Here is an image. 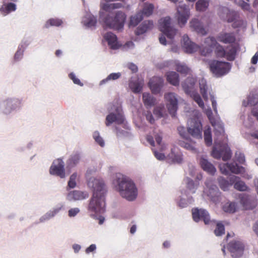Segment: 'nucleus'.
Returning a JSON list of instances; mask_svg holds the SVG:
<instances>
[{
  "label": "nucleus",
  "instance_id": "f257e3e1",
  "mask_svg": "<svg viewBox=\"0 0 258 258\" xmlns=\"http://www.w3.org/2000/svg\"><path fill=\"white\" fill-rule=\"evenodd\" d=\"M88 185L93 190V195L90 200L88 210L92 217L105 212V194L106 192L105 185L102 179L90 178Z\"/></svg>",
  "mask_w": 258,
  "mask_h": 258
},
{
  "label": "nucleus",
  "instance_id": "f03ea898",
  "mask_svg": "<svg viewBox=\"0 0 258 258\" xmlns=\"http://www.w3.org/2000/svg\"><path fill=\"white\" fill-rule=\"evenodd\" d=\"M114 183L120 196L128 201L134 200L137 196V189L134 183L128 177L117 174Z\"/></svg>",
  "mask_w": 258,
  "mask_h": 258
},
{
  "label": "nucleus",
  "instance_id": "7ed1b4c3",
  "mask_svg": "<svg viewBox=\"0 0 258 258\" xmlns=\"http://www.w3.org/2000/svg\"><path fill=\"white\" fill-rule=\"evenodd\" d=\"M126 17L124 12L118 11L116 12L113 16L107 15L103 18L102 21L107 27L119 30L123 28Z\"/></svg>",
  "mask_w": 258,
  "mask_h": 258
},
{
  "label": "nucleus",
  "instance_id": "20e7f679",
  "mask_svg": "<svg viewBox=\"0 0 258 258\" xmlns=\"http://www.w3.org/2000/svg\"><path fill=\"white\" fill-rule=\"evenodd\" d=\"M211 72L217 77L225 75L230 71L231 65L229 62L213 60L209 63Z\"/></svg>",
  "mask_w": 258,
  "mask_h": 258
},
{
  "label": "nucleus",
  "instance_id": "39448f33",
  "mask_svg": "<svg viewBox=\"0 0 258 258\" xmlns=\"http://www.w3.org/2000/svg\"><path fill=\"white\" fill-rule=\"evenodd\" d=\"M196 83L195 80L191 78H187L186 80L181 84L182 88L185 93L189 95L194 101L197 103L199 106L203 108L204 103L200 95L193 90L194 86Z\"/></svg>",
  "mask_w": 258,
  "mask_h": 258
},
{
  "label": "nucleus",
  "instance_id": "423d86ee",
  "mask_svg": "<svg viewBox=\"0 0 258 258\" xmlns=\"http://www.w3.org/2000/svg\"><path fill=\"white\" fill-rule=\"evenodd\" d=\"M171 19L169 17L161 19L159 21V29L168 38L172 40L175 35L177 30L170 26Z\"/></svg>",
  "mask_w": 258,
  "mask_h": 258
},
{
  "label": "nucleus",
  "instance_id": "0eeeda50",
  "mask_svg": "<svg viewBox=\"0 0 258 258\" xmlns=\"http://www.w3.org/2000/svg\"><path fill=\"white\" fill-rule=\"evenodd\" d=\"M188 133L193 137L202 139V125L198 118H191L188 121Z\"/></svg>",
  "mask_w": 258,
  "mask_h": 258
},
{
  "label": "nucleus",
  "instance_id": "6e6552de",
  "mask_svg": "<svg viewBox=\"0 0 258 258\" xmlns=\"http://www.w3.org/2000/svg\"><path fill=\"white\" fill-rule=\"evenodd\" d=\"M207 45H210L215 48V54L218 58L225 57L226 50L224 47L218 43L215 37L211 36L206 38L204 41Z\"/></svg>",
  "mask_w": 258,
  "mask_h": 258
},
{
  "label": "nucleus",
  "instance_id": "1a4fd4ad",
  "mask_svg": "<svg viewBox=\"0 0 258 258\" xmlns=\"http://www.w3.org/2000/svg\"><path fill=\"white\" fill-rule=\"evenodd\" d=\"M164 98L167 101V107L169 114L174 117L177 110V99L175 94L174 93H168L165 94Z\"/></svg>",
  "mask_w": 258,
  "mask_h": 258
},
{
  "label": "nucleus",
  "instance_id": "9d476101",
  "mask_svg": "<svg viewBox=\"0 0 258 258\" xmlns=\"http://www.w3.org/2000/svg\"><path fill=\"white\" fill-rule=\"evenodd\" d=\"M227 248L233 258H238L242 256L244 250L243 244L239 241L233 240L230 242Z\"/></svg>",
  "mask_w": 258,
  "mask_h": 258
},
{
  "label": "nucleus",
  "instance_id": "9b49d317",
  "mask_svg": "<svg viewBox=\"0 0 258 258\" xmlns=\"http://www.w3.org/2000/svg\"><path fill=\"white\" fill-rule=\"evenodd\" d=\"M64 162L61 159H57L55 160L51 166L49 172L52 175H55L61 178L65 177Z\"/></svg>",
  "mask_w": 258,
  "mask_h": 258
},
{
  "label": "nucleus",
  "instance_id": "f8f14e48",
  "mask_svg": "<svg viewBox=\"0 0 258 258\" xmlns=\"http://www.w3.org/2000/svg\"><path fill=\"white\" fill-rule=\"evenodd\" d=\"M192 216L194 220L197 222L202 220H203L205 224H208L211 221L210 215L208 211L205 209H192Z\"/></svg>",
  "mask_w": 258,
  "mask_h": 258
},
{
  "label": "nucleus",
  "instance_id": "ddd939ff",
  "mask_svg": "<svg viewBox=\"0 0 258 258\" xmlns=\"http://www.w3.org/2000/svg\"><path fill=\"white\" fill-rule=\"evenodd\" d=\"M177 21L178 24L181 26H184L190 16L188 7L185 5L179 6L177 8Z\"/></svg>",
  "mask_w": 258,
  "mask_h": 258
},
{
  "label": "nucleus",
  "instance_id": "4468645a",
  "mask_svg": "<svg viewBox=\"0 0 258 258\" xmlns=\"http://www.w3.org/2000/svg\"><path fill=\"white\" fill-rule=\"evenodd\" d=\"M206 185L208 188L206 189L207 196L213 202L219 203L220 201L221 192L218 187L216 185L211 184L210 182H206Z\"/></svg>",
  "mask_w": 258,
  "mask_h": 258
},
{
  "label": "nucleus",
  "instance_id": "2eb2a0df",
  "mask_svg": "<svg viewBox=\"0 0 258 258\" xmlns=\"http://www.w3.org/2000/svg\"><path fill=\"white\" fill-rule=\"evenodd\" d=\"M123 116L120 112L119 109L117 108L116 110L115 113L111 112L107 115L105 120V124L107 126L114 122L118 124H121L123 123Z\"/></svg>",
  "mask_w": 258,
  "mask_h": 258
},
{
  "label": "nucleus",
  "instance_id": "dca6fc26",
  "mask_svg": "<svg viewBox=\"0 0 258 258\" xmlns=\"http://www.w3.org/2000/svg\"><path fill=\"white\" fill-rule=\"evenodd\" d=\"M164 81L162 78L159 77H153L148 83L151 91L154 94L160 93L163 86Z\"/></svg>",
  "mask_w": 258,
  "mask_h": 258
},
{
  "label": "nucleus",
  "instance_id": "f3484780",
  "mask_svg": "<svg viewBox=\"0 0 258 258\" xmlns=\"http://www.w3.org/2000/svg\"><path fill=\"white\" fill-rule=\"evenodd\" d=\"M217 39L224 44H232L235 43L236 37L233 32H221L217 36Z\"/></svg>",
  "mask_w": 258,
  "mask_h": 258
},
{
  "label": "nucleus",
  "instance_id": "a211bd4d",
  "mask_svg": "<svg viewBox=\"0 0 258 258\" xmlns=\"http://www.w3.org/2000/svg\"><path fill=\"white\" fill-rule=\"evenodd\" d=\"M182 39L183 47L186 52L192 53L199 49V46L196 43L191 41L187 35H184Z\"/></svg>",
  "mask_w": 258,
  "mask_h": 258
},
{
  "label": "nucleus",
  "instance_id": "6ab92c4d",
  "mask_svg": "<svg viewBox=\"0 0 258 258\" xmlns=\"http://www.w3.org/2000/svg\"><path fill=\"white\" fill-rule=\"evenodd\" d=\"M238 179L239 177L232 175L229 177L228 180L223 177H220L218 178V181L220 188L225 191L228 190L229 188Z\"/></svg>",
  "mask_w": 258,
  "mask_h": 258
},
{
  "label": "nucleus",
  "instance_id": "aec40b11",
  "mask_svg": "<svg viewBox=\"0 0 258 258\" xmlns=\"http://www.w3.org/2000/svg\"><path fill=\"white\" fill-rule=\"evenodd\" d=\"M190 27L194 31L197 32L199 34L205 35L207 31L204 28L202 23L197 19H192L190 22Z\"/></svg>",
  "mask_w": 258,
  "mask_h": 258
},
{
  "label": "nucleus",
  "instance_id": "412c9836",
  "mask_svg": "<svg viewBox=\"0 0 258 258\" xmlns=\"http://www.w3.org/2000/svg\"><path fill=\"white\" fill-rule=\"evenodd\" d=\"M240 203L246 210H252L254 209L256 205V200H250L248 198V196L245 195H241L240 196Z\"/></svg>",
  "mask_w": 258,
  "mask_h": 258
},
{
  "label": "nucleus",
  "instance_id": "4be33fe9",
  "mask_svg": "<svg viewBox=\"0 0 258 258\" xmlns=\"http://www.w3.org/2000/svg\"><path fill=\"white\" fill-rule=\"evenodd\" d=\"M210 119L212 125L214 127V134L217 137L218 140L224 137V130L223 124L213 119Z\"/></svg>",
  "mask_w": 258,
  "mask_h": 258
},
{
  "label": "nucleus",
  "instance_id": "5701e85b",
  "mask_svg": "<svg viewBox=\"0 0 258 258\" xmlns=\"http://www.w3.org/2000/svg\"><path fill=\"white\" fill-rule=\"evenodd\" d=\"M104 38L111 49H116L118 48L117 37L115 34L111 32H107L105 34Z\"/></svg>",
  "mask_w": 258,
  "mask_h": 258
},
{
  "label": "nucleus",
  "instance_id": "b1692460",
  "mask_svg": "<svg viewBox=\"0 0 258 258\" xmlns=\"http://www.w3.org/2000/svg\"><path fill=\"white\" fill-rule=\"evenodd\" d=\"M154 27L152 21H145L136 30V34L140 35L144 34L147 31L151 30Z\"/></svg>",
  "mask_w": 258,
  "mask_h": 258
},
{
  "label": "nucleus",
  "instance_id": "393cba45",
  "mask_svg": "<svg viewBox=\"0 0 258 258\" xmlns=\"http://www.w3.org/2000/svg\"><path fill=\"white\" fill-rule=\"evenodd\" d=\"M200 163L201 167L204 170L212 175H213L215 173L216 171L215 167L207 159L204 158H201Z\"/></svg>",
  "mask_w": 258,
  "mask_h": 258
},
{
  "label": "nucleus",
  "instance_id": "a878e982",
  "mask_svg": "<svg viewBox=\"0 0 258 258\" xmlns=\"http://www.w3.org/2000/svg\"><path fill=\"white\" fill-rule=\"evenodd\" d=\"M167 81L171 85L177 86L179 84V75L175 72H169L166 74Z\"/></svg>",
  "mask_w": 258,
  "mask_h": 258
},
{
  "label": "nucleus",
  "instance_id": "bb28decb",
  "mask_svg": "<svg viewBox=\"0 0 258 258\" xmlns=\"http://www.w3.org/2000/svg\"><path fill=\"white\" fill-rule=\"evenodd\" d=\"M88 197L87 194L78 190H74L70 192L68 196L70 200H82L86 199Z\"/></svg>",
  "mask_w": 258,
  "mask_h": 258
},
{
  "label": "nucleus",
  "instance_id": "cd10ccee",
  "mask_svg": "<svg viewBox=\"0 0 258 258\" xmlns=\"http://www.w3.org/2000/svg\"><path fill=\"white\" fill-rule=\"evenodd\" d=\"M225 58L229 61H233L235 59L236 55V48L234 46H230L226 47Z\"/></svg>",
  "mask_w": 258,
  "mask_h": 258
},
{
  "label": "nucleus",
  "instance_id": "c85d7f7f",
  "mask_svg": "<svg viewBox=\"0 0 258 258\" xmlns=\"http://www.w3.org/2000/svg\"><path fill=\"white\" fill-rule=\"evenodd\" d=\"M143 85V83L138 80L135 81H132L129 83L130 89L135 93H140L142 90Z\"/></svg>",
  "mask_w": 258,
  "mask_h": 258
},
{
  "label": "nucleus",
  "instance_id": "c756f323",
  "mask_svg": "<svg viewBox=\"0 0 258 258\" xmlns=\"http://www.w3.org/2000/svg\"><path fill=\"white\" fill-rule=\"evenodd\" d=\"M16 10V5L14 3H9L4 5L0 8V11L4 15H6Z\"/></svg>",
  "mask_w": 258,
  "mask_h": 258
},
{
  "label": "nucleus",
  "instance_id": "7c9ffc66",
  "mask_svg": "<svg viewBox=\"0 0 258 258\" xmlns=\"http://www.w3.org/2000/svg\"><path fill=\"white\" fill-rule=\"evenodd\" d=\"M209 5V0H198L196 4V9L198 12H205Z\"/></svg>",
  "mask_w": 258,
  "mask_h": 258
},
{
  "label": "nucleus",
  "instance_id": "2f4dec72",
  "mask_svg": "<svg viewBox=\"0 0 258 258\" xmlns=\"http://www.w3.org/2000/svg\"><path fill=\"white\" fill-rule=\"evenodd\" d=\"M83 23L87 27H94L97 23V19L92 15H88L85 17Z\"/></svg>",
  "mask_w": 258,
  "mask_h": 258
},
{
  "label": "nucleus",
  "instance_id": "473e14b6",
  "mask_svg": "<svg viewBox=\"0 0 258 258\" xmlns=\"http://www.w3.org/2000/svg\"><path fill=\"white\" fill-rule=\"evenodd\" d=\"M228 167L230 171L236 174L243 173L245 171L244 167L240 166L235 163H228Z\"/></svg>",
  "mask_w": 258,
  "mask_h": 258
},
{
  "label": "nucleus",
  "instance_id": "72a5a7b5",
  "mask_svg": "<svg viewBox=\"0 0 258 258\" xmlns=\"http://www.w3.org/2000/svg\"><path fill=\"white\" fill-rule=\"evenodd\" d=\"M81 159V156L79 154L75 153L71 156L68 159L67 164L70 168H72L77 165Z\"/></svg>",
  "mask_w": 258,
  "mask_h": 258
},
{
  "label": "nucleus",
  "instance_id": "f704fd0d",
  "mask_svg": "<svg viewBox=\"0 0 258 258\" xmlns=\"http://www.w3.org/2000/svg\"><path fill=\"white\" fill-rule=\"evenodd\" d=\"M143 100L145 105L147 106H153L156 102V99L148 93L143 94Z\"/></svg>",
  "mask_w": 258,
  "mask_h": 258
},
{
  "label": "nucleus",
  "instance_id": "c9c22d12",
  "mask_svg": "<svg viewBox=\"0 0 258 258\" xmlns=\"http://www.w3.org/2000/svg\"><path fill=\"white\" fill-rule=\"evenodd\" d=\"M142 14L139 12L135 16H131L129 23L130 26L135 27L143 20Z\"/></svg>",
  "mask_w": 258,
  "mask_h": 258
},
{
  "label": "nucleus",
  "instance_id": "e433bc0d",
  "mask_svg": "<svg viewBox=\"0 0 258 258\" xmlns=\"http://www.w3.org/2000/svg\"><path fill=\"white\" fill-rule=\"evenodd\" d=\"M122 7H123V5L121 3H113L110 4H104L102 8L104 11L111 13L112 10L119 9Z\"/></svg>",
  "mask_w": 258,
  "mask_h": 258
},
{
  "label": "nucleus",
  "instance_id": "4c0bfd02",
  "mask_svg": "<svg viewBox=\"0 0 258 258\" xmlns=\"http://www.w3.org/2000/svg\"><path fill=\"white\" fill-rule=\"evenodd\" d=\"M154 7L152 4H145L142 11L140 13L142 14V16L149 17L153 13Z\"/></svg>",
  "mask_w": 258,
  "mask_h": 258
},
{
  "label": "nucleus",
  "instance_id": "58836bf2",
  "mask_svg": "<svg viewBox=\"0 0 258 258\" xmlns=\"http://www.w3.org/2000/svg\"><path fill=\"white\" fill-rule=\"evenodd\" d=\"M204 140L205 144L207 146H210L212 145V134L211 128L209 126L204 131Z\"/></svg>",
  "mask_w": 258,
  "mask_h": 258
},
{
  "label": "nucleus",
  "instance_id": "ea45409f",
  "mask_svg": "<svg viewBox=\"0 0 258 258\" xmlns=\"http://www.w3.org/2000/svg\"><path fill=\"white\" fill-rule=\"evenodd\" d=\"M200 92L203 96L204 99L206 101L208 99L207 91H208V87L206 84L205 81L202 80L200 82Z\"/></svg>",
  "mask_w": 258,
  "mask_h": 258
},
{
  "label": "nucleus",
  "instance_id": "a19ab883",
  "mask_svg": "<svg viewBox=\"0 0 258 258\" xmlns=\"http://www.w3.org/2000/svg\"><path fill=\"white\" fill-rule=\"evenodd\" d=\"M236 205L235 203L230 202L226 203L223 207L224 212L229 213H233L236 211Z\"/></svg>",
  "mask_w": 258,
  "mask_h": 258
},
{
  "label": "nucleus",
  "instance_id": "79ce46f5",
  "mask_svg": "<svg viewBox=\"0 0 258 258\" xmlns=\"http://www.w3.org/2000/svg\"><path fill=\"white\" fill-rule=\"evenodd\" d=\"M121 76V74L120 73H113L109 74L107 77L103 80H102L100 84L102 85L103 84H105L107 83V82L111 81V80H116L118 79H119Z\"/></svg>",
  "mask_w": 258,
  "mask_h": 258
},
{
  "label": "nucleus",
  "instance_id": "37998d69",
  "mask_svg": "<svg viewBox=\"0 0 258 258\" xmlns=\"http://www.w3.org/2000/svg\"><path fill=\"white\" fill-rule=\"evenodd\" d=\"M239 179L240 178H239V179L236 180V181L233 184L234 188L239 191L246 190L247 186L243 181L240 180Z\"/></svg>",
  "mask_w": 258,
  "mask_h": 258
},
{
  "label": "nucleus",
  "instance_id": "c03bdc74",
  "mask_svg": "<svg viewBox=\"0 0 258 258\" xmlns=\"http://www.w3.org/2000/svg\"><path fill=\"white\" fill-rule=\"evenodd\" d=\"M62 22L58 19H50L48 20L46 24L45 27L48 28L49 26H59L61 25Z\"/></svg>",
  "mask_w": 258,
  "mask_h": 258
},
{
  "label": "nucleus",
  "instance_id": "a18cd8bd",
  "mask_svg": "<svg viewBox=\"0 0 258 258\" xmlns=\"http://www.w3.org/2000/svg\"><path fill=\"white\" fill-rule=\"evenodd\" d=\"M232 153L230 149L227 147H224L222 148V156H221L223 161H227L231 157Z\"/></svg>",
  "mask_w": 258,
  "mask_h": 258
},
{
  "label": "nucleus",
  "instance_id": "49530a36",
  "mask_svg": "<svg viewBox=\"0 0 258 258\" xmlns=\"http://www.w3.org/2000/svg\"><path fill=\"white\" fill-rule=\"evenodd\" d=\"M176 70L181 74L187 75L190 72V69L186 66L181 64H177Z\"/></svg>",
  "mask_w": 258,
  "mask_h": 258
},
{
  "label": "nucleus",
  "instance_id": "de8ad7c7",
  "mask_svg": "<svg viewBox=\"0 0 258 258\" xmlns=\"http://www.w3.org/2000/svg\"><path fill=\"white\" fill-rule=\"evenodd\" d=\"M155 139L156 140V142L160 146V150L161 151H163L165 149V146L162 144V134L161 132L157 133L154 135Z\"/></svg>",
  "mask_w": 258,
  "mask_h": 258
},
{
  "label": "nucleus",
  "instance_id": "09e8293b",
  "mask_svg": "<svg viewBox=\"0 0 258 258\" xmlns=\"http://www.w3.org/2000/svg\"><path fill=\"white\" fill-rule=\"evenodd\" d=\"M225 233V227L224 225L219 222L216 225V229L214 230V233L216 236H221Z\"/></svg>",
  "mask_w": 258,
  "mask_h": 258
},
{
  "label": "nucleus",
  "instance_id": "8fccbe9b",
  "mask_svg": "<svg viewBox=\"0 0 258 258\" xmlns=\"http://www.w3.org/2000/svg\"><path fill=\"white\" fill-rule=\"evenodd\" d=\"M207 46L200 49V53L202 55L207 56L212 53L213 47L210 45Z\"/></svg>",
  "mask_w": 258,
  "mask_h": 258
},
{
  "label": "nucleus",
  "instance_id": "3c124183",
  "mask_svg": "<svg viewBox=\"0 0 258 258\" xmlns=\"http://www.w3.org/2000/svg\"><path fill=\"white\" fill-rule=\"evenodd\" d=\"M236 14L234 15V17H236ZM228 22H233V23L232 24V27L236 28L240 27L242 24L243 22L241 20H236V18L234 17V18H229L228 19Z\"/></svg>",
  "mask_w": 258,
  "mask_h": 258
},
{
  "label": "nucleus",
  "instance_id": "603ef678",
  "mask_svg": "<svg viewBox=\"0 0 258 258\" xmlns=\"http://www.w3.org/2000/svg\"><path fill=\"white\" fill-rule=\"evenodd\" d=\"M77 177V173H74L70 177V180L68 182V186L70 188H73L76 185V180Z\"/></svg>",
  "mask_w": 258,
  "mask_h": 258
},
{
  "label": "nucleus",
  "instance_id": "864d4df0",
  "mask_svg": "<svg viewBox=\"0 0 258 258\" xmlns=\"http://www.w3.org/2000/svg\"><path fill=\"white\" fill-rule=\"evenodd\" d=\"M93 138L95 141L101 147L104 146V142L103 139L100 136L98 132L96 131L93 134Z\"/></svg>",
  "mask_w": 258,
  "mask_h": 258
},
{
  "label": "nucleus",
  "instance_id": "5fc2aeb1",
  "mask_svg": "<svg viewBox=\"0 0 258 258\" xmlns=\"http://www.w3.org/2000/svg\"><path fill=\"white\" fill-rule=\"evenodd\" d=\"M186 180L187 182V188L189 190H192L196 188L199 185V183H195L192 179L188 177L186 178Z\"/></svg>",
  "mask_w": 258,
  "mask_h": 258
},
{
  "label": "nucleus",
  "instance_id": "6e6d98bb",
  "mask_svg": "<svg viewBox=\"0 0 258 258\" xmlns=\"http://www.w3.org/2000/svg\"><path fill=\"white\" fill-rule=\"evenodd\" d=\"M212 155L215 159H220L222 156V149L217 150L214 147L212 152Z\"/></svg>",
  "mask_w": 258,
  "mask_h": 258
},
{
  "label": "nucleus",
  "instance_id": "4d7b16f0",
  "mask_svg": "<svg viewBox=\"0 0 258 258\" xmlns=\"http://www.w3.org/2000/svg\"><path fill=\"white\" fill-rule=\"evenodd\" d=\"M61 208H58L54 209L52 211H50L49 212L47 213L44 217L45 219H49L51 218V217H53L57 213H58L59 211L60 210Z\"/></svg>",
  "mask_w": 258,
  "mask_h": 258
},
{
  "label": "nucleus",
  "instance_id": "13d9d810",
  "mask_svg": "<svg viewBox=\"0 0 258 258\" xmlns=\"http://www.w3.org/2000/svg\"><path fill=\"white\" fill-rule=\"evenodd\" d=\"M69 78L73 81L74 83L77 84L79 86H82L83 84L80 81V80L76 77L75 75L73 73H71L69 75Z\"/></svg>",
  "mask_w": 258,
  "mask_h": 258
},
{
  "label": "nucleus",
  "instance_id": "bf43d9fd",
  "mask_svg": "<svg viewBox=\"0 0 258 258\" xmlns=\"http://www.w3.org/2000/svg\"><path fill=\"white\" fill-rule=\"evenodd\" d=\"M221 172L225 175H228L229 173L228 163L222 164L219 166Z\"/></svg>",
  "mask_w": 258,
  "mask_h": 258
},
{
  "label": "nucleus",
  "instance_id": "052dcab7",
  "mask_svg": "<svg viewBox=\"0 0 258 258\" xmlns=\"http://www.w3.org/2000/svg\"><path fill=\"white\" fill-rule=\"evenodd\" d=\"M235 158L237 161L241 164H243L245 162L244 155L240 152H236L235 153Z\"/></svg>",
  "mask_w": 258,
  "mask_h": 258
},
{
  "label": "nucleus",
  "instance_id": "680f3d73",
  "mask_svg": "<svg viewBox=\"0 0 258 258\" xmlns=\"http://www.w3.org/2000/svg\"><path fill=\"white\" fill-rule=\"evenodd\" d=\"M152 151L154 156L157 159L162 160L165 159V156L164 154L158 152L155 149H152Z\"/></svg>",
  "mask_w": 258,
  "mask_h": 258
},
{
  "label": "nucleus",
  "instance_id": "e2e57ef3",
  "mask_svg": "<svg viewBox=\"0 0 258 258\" xmlns=\"http://www.w3.org/2000/svg\"><path fill=\"white\" fill-rule=\"evenodd\" d=\"M238 5L244 10L248 11L250 9L249 5L242 0L239 2Z\"/></svg>",
  "mask_w": 258,
  "mask_h": 258
},
{
  "label": "nucleus",
  "instance_id": "0e129e2a",
  "mask_svg": "<svg viewBox=\"0 0 258 258\" xmlns=\"http://www.w3.org/2000/svg\"><path fill=\"white\" fill-rule=\"evenodd\" d=\"M23 55V50L21 49H18L16 52L14 56V59L16 61H18L21 59Z\"/></svg>",
  "mask_w": 258,
  "mask_h": 258
},
{
  "label": "nucleus",
  "instance_id": "69168bd1",
  "mask_svg": "<svg viewBox=\"0 0 258 258\" xmlns=\"http://www.w3.org/2000/svg\"><path fill=\"white\" fill-rule=\"evenodd\" d=\"M177 130L178 131L179 134L183 138H186V129L183 126H179L177 128Z\"/></svg>",
  "mask_w": 258,
  "mask_h": 258
},
{
  "label": "nucleus",
  "instance_id": "338daca9",
  "mask_svg": "<svg viewBox=\"0 0 258 258\" xmlns=\"http://www.w3.org/2000/svg\"><path fill=\"white\" fill-rule=\"evenodd\" d=\"M80 212V210L77 208H72V209H71L69 211V213H68V215L69 216V217H74L79 212Z\"/></svg>",
  "mask_w": 258,
  "mask_h": 258
},
{
  "label": "nucleus",
  "instance_id": "774afa93",
  "mask_svg": "<svg viewBox=\"0 0 258 258\" xmlns=\"http://www.w3.org/2000/svg\"><path fill=\"white\" fill-rule=\"evenodd\" d=\"M146 119L152 124L154 122V118L150 111H147L146 114Z\"/></svg>",
  "mask_w": 258,
  "mask_h": 258
}]
</instances>
